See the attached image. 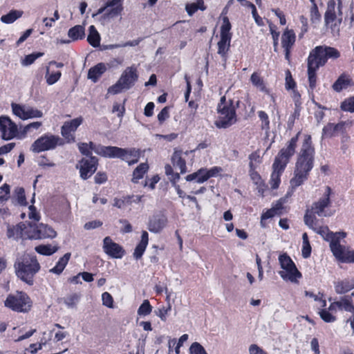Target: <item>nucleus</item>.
<instances>
[{
    "instance_id": "nucleus-1",
    "label": "nucleus",
    "mask_w": 354,
    "mask_h": 354,
    "mask_svg": "<svg viewBox=\"0 0 354 354\" xmlns=\"http://www.w3.org/2000/svg\"><path fill=\"white\" fill-rule=\"evenodd\" d=\"M333 191L329 186H326L324 188V192L322 197L316 202L312 204L310 210L308 209L304 216V223L310 228L314 230L316 233L320 234L322 238L330 242L335 241L337 239H344L346 237L345 232H336L333 233L330 231L327 226H320L317 227V219L315 215L318 216H326L325 209L331 205L330 196L333 195Z\"/></svg>"
},
{
    "instance_id": "nucleus-2",
    "label": "nucleus",
    "mask_w": 354,
    "mask_h": 354,
    "mask_svg": "<svg viewBox=\"0 0 354 354\" xmlns=\"http://www.w3.org/2000/svg\"><path fill=\"white\" fill-rule=\"evenodd\" d=\"M315 149L312 145L311 136L305 135L297 160L295 176L290 180L292 187L301 185L307 179L313 167Z\"/></svg>"
},
{
    "instance_id": "nucleus-3",
    "label": "nucleus",
    "mask_w": 354,
    "mask_h": 354,
    "mask_svg": "<svg viewBox=\"0 0 354 354\" xmlns=\"http://www.w3.org/2000/svg\"><path fill=\"white\" fill-rule=\"evenodd\" d=\"M17 276L27 284L32 286L34 277L40 270V265L35 256L24 254L15 263Z\"/></svg>"
},
{
    "instance_id": "nucleus-4",
    "label": "nucleus",
    "mask_w": 354,
    "mask_h": 354,
    "mask_svg": "<svg viewBox=\"0 0 354 354\" xmlns=\"http://www.w3.org/2000/svg\"><path fill=\"white\" fill-rule=\"evenodd\" d=\"M217 111L218 117L214 122L217 128L227 129L236 123V109L232 100L227 101L225 97L223 96L218 104Z\"/></svg>"
},
{
    "instance_id": "nucleus-5",
    "label": "nucleus",
    "mask_w": 354,
    "mask_h": 354,
    "mask_svg": "<svg viewBox=\"0 0 354 354\" xmlns=\"http://www.w3.org/2000/svg\"><path fill=\"white\" fill-rule=\"evenodd\" d=\"M326 64L322 46L313 49L308 57V76L309 86L313 89L316 86V71L320 66Z\"/></svg>"
},
{
    "instance_id": "nucleus-6",
    "label": "nucleus",
    "mask_w": 354,
    "mask_h": 354,
    "mask_svg": "<svg viewBox=\"0 0 354 354\" xmlns=\"http://www.w3.org/2000/svg\"><path fill=\"white\" fill-rule=\"evenodd\" d=\"M138 79L137 68L134 65L127 67L117 82L108 88V93L113 95L131 88Z\"/></svg>"
},
{
    "instance_id": "nucleus-7",
    "label": "nucleus",
    "mask_w": 354,
    "mask_h": 354,
    "mask_svg": "<svg viewBox=\"0 0 354 354\" xmlns=\"http://www.w3.org/2000/svg\"><path fill=\"white\" fill-rule=\"evenodd\" d=\"M279 261L281 269L279 272V274L281 279L292 283H299L302 274L297 268L291 258L284 253L279 257Z\"/></svg>"
},
{
    "instance_id": "nucleus-8",
    "label": "nucleus",
    "mask_w": 354,
    "mask_h": 354,
    "mask_svg": "<svg viewBox=\"0 0 354 354\" xmlns=\"http://www.w3.org/2000/svg\"><path fill=\"white\" fill-rule=\"evenodd\" d=\"M101 153L106 156V158H118L126 161L129 165L136 164L138 162L140 152L136 149H122L118 147H109L103 149Z\"/></svg>"
},
{
    "instance_id": "nucleus-9",
    "label": "nucleus",
    "mask_w": 354,
    "mask_h": 354,
    "mask_svg": "<svg viewBox=\"0 0 354 354\" xmlns=\"http://www.w3.org/2000/svg\"><path fill=\"white\" fill-rule=\"evenodd\" d=\"M5 306L11 310L19 312H28L32 306V301L27 294L17 292L16 294L9 295L4 301Z\"/></svg>"
},
{
    "instance_id": "nucleus-10",
    "label": "nucleus",
    "mask_w": 354,
    "mask_h": 354,
    "mask_svg": "<svg viewBox=\"0 0 354 354\" xmlns=\"http://www.w3.org/2000/svg\"><path fill=\"white\" fill-rule=\"evenodd\" d=\"M63 145L64 141L59 136L47 133L37 138L32 144L30 149L34 153H40L53 150L57 146H62Z\"/></svg>"
},
{
    "instance_id": "nucleus-11",
    "label": "nucleus",
    "mask_w": 354,
    "mask_h": 354,
    "mask_svg": "<svg viewBox=\"0 0 354 354\" xmlns=\"http://www.w3.org/2000/svg\"><path fill=\"white\" fill-rule=\"evenodd\" d=\"M299 134L300 132H298L295 137L292 138L288 142L286 146L279 151L274 158V164H277L281 167H283L286 168L290 158L295 154Z\"/></svg>"
},
{
    "instance_id": "nucleus-12",
    "label": "nucleus",
    "mask_w": 354,
    "mask_h": 354,
    "mask_svg": "<svg viewBox=\"0 0 354 354\" xmlns=\"http://www.w3.org/2000/svg\"><path fill=\"white\" fill-rule=\"evenodd\" d=\"M30 239H54L57 236L56 231L50 226L39 223L37 225L30 224V230L26 232Z\"/></svg>"
},
{
    "instance_id": "nucleus-13",
    "label": "nucleus",
    "mask_w": 354,
    "mask_h": 354,
    "mask_svg": "<svg viewBox=\"0 0 354 354\" xmlns=\"http://www.w3.org/2000/svg\"><path fill=\"white\" fill-rule=\"evenodd\" d=\"M97 159L93 156L82 158L77 168L80 169V176L82 179L88 178L97 169Z\"/></svg>"
},
{
    "instance_id": "nucleus-14",
    "label": "nucleus",
    "mask_w": 354,
    "mask_h": 354,
    "mask_svg": "<svg viewBox=\"0 0 354 354\" xmlns=\"http://www.w3.org/2000/svg\"><path fill=\"white\" fill-rule=\"evenodd\" d=\"M0 129L2 138L9 140L15 138L17 133V125L7 116L0 117Z\"/></svg>"
},
{
    "instance_id": "nucleus-15",
    "label": "nucleus",
    "mask_w": 354,
    "mask_h": 354,
    "mask_svg": "<svg viewBox=\"0 0 354 354\" xmlns=\"http://www.w3.org/2000/svg\"><path fill=\"white\" fill-rule=\"evenodd\" d=\"M82 121V118L79 117L64 123L61 128V134L68 142H75V137L72 133L77 130Z\"/></svg>"
},
{
    "instance_id": "nucleus-16",
    "label": "nucleus",
    "mask_w": 354,
    "mask_h": 354,
    "mask_svg": "<svg viewBox=\"0 0 354 354\" xmlns=\"http://www.w3.org/2000/svg\"><path fill=\"white\" fill-rule=\"evenodd\" d=\"M103 250L108 256L114 259H120L124 254L122 247L113 242L109 236H106L103 240Z\"/></svg>"
},
{
    "instance_id": "nucleus-17",
    "label": "nucleus",
    "mask_w": 354,
    "mask_h": 354,
    "mask_svg": "<svg viewBox=\"0 0 354 354\" xmlns=\"http://www.w3.org/2000/svg\"><path fill=\"white\" fill-rule=\"evenodd\" d=\"M167 223V218L164 216L156 215L153 216L149 221L148 230L153 233L160 232Z\"/></svg>"
},
{
    "instance_id": "nucleus-18",
    "label": "nucleus",
    "mask_w": 354,
    "mask_h": 354,
    "mask_svg": "<svg viewBox=\"0 0 354 354\" xmlns=\"http://www.w3.org/2000/svg\"><path fill=\"white\" fill-rule=\"evenodd\" d=\"M339 240L340 239H337L335 241H333V243H330V248L335 259L337 261L342 262V259L346 256L349 248L344 245H342L339 243Z\"/></svg>"
},
{
    "instance_id": "nucleus-19",
    "label": "nucleus",
    "mask_w": 354,
    "mask_h": 354,
    "mask_svg": "<svg viewBox=\"0 0 354 354\" xmlns=\"http://www.w3.org/2000/svg\"><path fill=\"white\" fill-rule=\"evenodd\" d=\"M354 288V277H348L335 284L336 293L342 295Z\"/></svg>"
},
{
    "instance_id": "nucleus-20",
    "label": "nucleus",
    "mask_w": 354,
    "mask_h": 354,
    "mask_svg": "<svg viewBox=\"0 0 354 354\" xmlns=\"http://www.w3.org/2000/svg\"><path fill=\"white\" fill-rule=\"evenodd\" d=\"M352 296H354V292L351 295L342 297L339 300L335 301L339 310H345L354 314V305L351 299Z\"/></svg>"
},
{
    "instance_id": "nucleus-21",
    "label": "nucleus",
    "mask_w": 354,
    "mask_h": 354,
    "mask_svg": "<svg viewBox=\"0 0 354 354\" xmlns=\"http://www.w3.org/2000/svg\"><path fill=\"white\" fill-rule=\"evenodd\" d=\"M352 84V80L349 77V75L346 74H342L338 79L335 82L333 85V88L337 91L339 92L343 89L347 88Z\"/></svg>"
},
{
    "instance_id": "nucleus-22",
    "label": "nucleus",
    "mask_w": 354,
    "mask_h": 354,
    "mask_svg": "<svg viewBox=\"0 0 354 354\" xmlns=\"http://www.w3.org/2000/svg\"><path fill=\"white\" fill-rule=\"evenodd\" d=\"M149 237L148 233L146 231H142L141 235V240L139 244L135 248L133 252V257L136 259H139L142 257L145 249L148 245Z\"/></svg>"
},
{
    "instance_id": "nucleus-23",
    "label": "nucleus",
    "mask_w": 354,
    "mask_h": 354,
    "mask_svg": "<svg viewBox=\"0 0 354 354\" xmlns=\"http://www.w3.org/2000/svg\"><path fill=\"white\" fill-rule=\"evenodd\" d=\"M232 37H221L217 44L218 54H219L224 59L227 58V54L230 50Z\"/></svg>"
},
{
    "instance_id": "nucleus-24",
    "label": "nucleus",
    "mask_w": 354,
    "mask_h": 354,
    "mask_svg": "<svg viewBox=\"0 0 354 354\" xmlns=\"http://www.w3.org/2000/svg\"><path fill=\"white\" fill-rule=\"evenodd\" d=\"M272 169L273 171L271 175L270 184L272 189H275L279 187L280 183V176L285 169V167H281L279 165L273 163Z\"/></svg>"
},
{
    "instance_id": "nucleus-25",
    "label": "nucleus",
    "mask_w": 354,
    "mask_h": 354,
    "mask_svg": "<svg viewBox=\"0 0 354 354\" xmlns=\"http://www.w3.org/2000/svg\"><path fill=\"white\" fill-rule=\"evenodd\" d=\"M106 69L104 64L100 63L88 70V78L93 82H96L99 77L106 71Z\"/></svg>"
},
{
    "instance_id": "nucleus-26",
    "label": "nucleus",
    "mask_w": 354,
    "mask_h": 354,
    "mask_svg": "<svg viewBox=\"0 0 354 354\" xmlns=\"http://www.w3.org/2000/svg\"><path fill=\"white\" fill-rule=\"evenodd\" d=\"M295 42V34L292 30L286 29L281 36V44L283 48H291Z\"/></svg>"
},
{
    "instance_id": "nucleus-27",
    "label": "nucleus",
    "mask_w": 354,
    "mask_h": 354,
    "mask_svg": "<svg viewBox=\"0 0 354 354\" xmlns=\"http://www.w3.org/2000/svg\"><path fill=\"white\" fill-rule=\"evenodd\" d=\"M71 257V253H66L62 257H61L57 262L56 266L50 270V272L59 274H61L66 266L67 265Z\"/></svg>"
},
{
    "instance_id": "nucleus-28",
    "label": "nucleus",
    "mask_w": 354,
    "mask_h": 354,
    "mask_svg": "<svg viewBox=\"0 0 354 354\" xmlns=\"http://www.w3.org/2000/svg\"><path fill=\"white\" fill-rule=\"evenodd\" d=\"M89 33L87 37V41L93 47H98L100 43V35L94 26H90L88 28Z\"/></svg>"
},
{
    "instance_id": "nucleus-29",
    "label": "nucleus",
    "mask_w": 354,
    "mask_h": 354,
    "mask_svg": "<svg viewBox=\"0 0 354 354\" xmlns=\"http://www.w3.org/2000/svg\"><path fill=\"white\" fill-rule=\"evenodd\" d=\"M173 165L176 168H178L181 174L187 171V167L185 160L181 157L180 152L175 151L171 157Z\"/></svg>"
},
{
    "instance_id": "nucleus-30",
    "label": "nucleus",
    "mask_w": 354,
    "mask_h": 354,
    "mask_svg": "<svg viewBox=\"0 0 354 354\" xmlns=\"http://www.w3.org/2000/svg\"><path fill=\"white\" fill-rule=\"evenodd\" d=\"M148 169L149 165L147 163L143 162L140 164L133 172L132 182L137 183L140 179L143 178Z\"/></svg>"
},
{
    "instance_id": "nucleus-31",
    "label": "nucleus",
    "mask_w": 354,
    "mask_h": 354,
    "mask_svg": "<svg viewBox=\"0 0 354 354\" xmlns=\"http://www.w3.org/2000/svg\"><path fill=\"white\" fill-rule=\"evenodd\" d=\"M322 47L323 49L324 56L326 59V63L328 59H337L341 55L340 52L335 48L325 45L322 46Z\"/></svg>"
},
{
    "instance_id": "nucleus-32",
    "label": "nucleus",
    "mask_w": 354,
    "mask_h": 354,
    "mask_svg": "<svg viewBox=\"0 0 354 354\" xmlns=\"http://www.w3.org/2000/svg\"><path fill=\"white\" fill-rule=\"evenodd\" d=\"M59 249L57 245H52L50 244L39 245L35 247V250L37 252L42 255L50 256L55 253Z\"/></svg>"
},
{
    "instance_id": "nucleus-33",
    "label": "nucleus",
    "mask_w": 354,
    "mask_h": 354,
    "mask_svg": "<svg viewBox=\"0 0 354 354\" xmlns=\"http://www.w3.org/2000/svg\"><path fill=\"white\" fill-rule=\"evenodd\" d=\"M84 28L80 25L75 26L70 28L68 32V36L73 41L81 39L84 38Z\"/></svg>"
},
{
    "instance_id": "nucleus-34",
    "label": "nucleus",
    "mask_w": 354,
    "mask_h": 354,
    "mask_svg": "<svg viewBox=\"0 0 354 354\" xmlns=\"http://www.w3.org/2000/svg\"><path fill=\"white\" fill-rule=\"evenodd\" d=\"M133 197V195L125 196L121 198L115 197L113 199V206L118 209H124L132 203V199Z\"/></svg>"
},
{
    "instance_id": "nucleus-35",
    "label": "nucleus",
    "mask_w": 354,
    "mask_h": 354,
    "mask_svg": "<svg viewBox=\"0 0 354 354\" xmlns=\"http://www.w3.org/2000/svg\"><path fill=\"white\" fill-rule=\"evenodd\" d=\"M250 81L252 85L259 89L261 91H267L264 81L259 73H253L250 77Z\"/></svg>"
},
{
    "instance_id": "nucleus-36",
    "label": "nucleus",
    "mask_w": 354,
    "mask_h": 354,
    "mask_svg": "<svg viewBox=\"0 0 354 354\" xmlns=\"http://www.w3.org/2000/svg\"><path fill=\"white\" fill-rule=\"evenodd\" d=\"M23 12L19 10H11L7 15L1 17V21L4 24H12L22 16Z\"/></svg>"
},
{
    "instance_id": "nucleus-37",
    "label": "nucleus",
    "mask_w": 354,
    "mask_h": 354,
    "mask_svg": "<svg viewBox=\"0 0 354 354\" xmlns=\"http://www.w3.org/2000/svg\"><path fill=\"white\" fill-rule=\"evenodd\" d=\"M11 106L12 112L15 115H17L21 120H26L27 106H22L15 103H12Z\"/></svg>"
},
{
    "instance_id": "nucleus-38",
    "label": "nucleus",
    "mask_w": 354,
    "mask_h": 354,
    "mask_svg": "<svg viewBox=\"0 0 354 354\" xmlns=\"http://www.w3.org/2000/svg\"><path fill=\"white\" fill-rule=\"evenodd\" d=\"M335 3L334 1L330 2L328 4L327 10L325 13L324 19L326 24L333 21L336 17L335 12Z\"/></svg>"
},
{
    "instance_id": "nucleus-39",
    "label": "nucleus",
    "mask_w": 354,
    "mask_h": 354,
    "mask_svg": "<svg viewBox=\"0 0 354 354\" xmlns=\"http://www.w3.org/2000/svg\"><path fill=\"white\" fill-rule=\"evenodd\" d=\"M231 24L227 17H223V24L221 26V37H232Z\"/></svg>"
},
{
    "instance_id": "nucleus-40",
    "label": "nucleus",
    "mask_w": 354,
    "mask_h": 354,
    "mask_svg": "<svg viewBox=\"0 0 354 354\" xmlns=\"http://www.w3.org/2000/svg\"><path fill=\"white\" fill-rule=\"evenodd\" d=\"M80 300V295L77 293L71 294L68 295L64 299V303L68 308H75L77 304Z\"/></svg>"
},
{
    "instance_id": "nucleus-41",
    "label": "nucleus",
    "mask_w": 354,
    "mask_h": 354,
    "mask_svg": "<svg viewBox=\"0 0 354 354\" xmlns=\"http://www.w3.org/2000/svg\"><path fill=\"white\" fill-rule=\"evenodd\" d=\"M152 311V306L149 300L145 299L138 309V315L140 316H146L149 315Z\"/></svg>"
},
{
    "instance_id": "nucleus-42",
    "label": "nucleus",
    "mask_w": 354,
    "mask_h": 354,
    "mask_svg": "<svg viewBox=\"0 0 354 354\" xmlns=\"http://www.w3.org/2000/svg\"><path fill=\"white\" fill-rule=\"evenodd\" d=\"M319 315L322 319L326 323H332L336 320V317L326 308L319 310Z\"/></svg>"
},
{
    "instance_id": "nucleus-43",
    "label": "nucleus",
    "mask_w": 354,
    "mask_h": 354,
    "mask_svg": "<svg viewBox=\"0 0 354 354\" xmlns=\"http://www.w3.org/2000/svg\"><path fill=\"white\" fill-rule=\"evenodd\" d=\"M342 111L354 113V96L344 100L340 105Z\"/></svg>"
},
{
    "instance_id": "nucleus-44",
    "label": "nucleus",
    "mask_w": 354,
    "mask_h": 354,
    "mask_svg": "<svg viewBox=\"0 0 354 354\" xmlns=\"http://www.w3.org/2000/svg\"><path fill=\"white\" fill-rule=\"evenodd\" d=\"M189 354H208L204 347L198 342H194L189 348Z\"/></svg>"
},
{
    "instance_id": "nucleus-45",
    "label": "nucleus",
    "mask_w": 354,
    "mask_h": 354,
    "mask_svg": "<svg viewBox=\"0 0 354 354\" xmlns=\"http://www.w3.org/2000/svg\"><path fill=\"white\" fill-rule=\"evenodd\" d=\"M123 8L121 4L117 5L115 7L111 8V10H107L106 12L104 14V19L113 18L119 15L122 11Z\"/></svg>"
},
{
    "instance_id": "nucleus-46",
    "label": "nucleus",
    "mask_w": 354,
    "mask_h": 354,
    "mask_svg": "<svg viewBox=\"0 0 354 354\" xmlns=\"http://www.w3.org/2000/svg\"><path fill=\"white\" fill-rule=\"evenodd\" d=\"M250 177H251V179L252 180V181L256 185H259V192H261L263 194V188L261 187V185L263 186L264 184L263 183L259 174L254 171V167L250 168Z\"/></svg>"
},
{
    "instance_id": "nucleus-47",
    "label": "nucleus",
    "mask_w": 354,
    "mask_h": 354,
    "mask_svg": "<svg viewBox=\"0 0 354 354\" xmlns=\"http://www.w3.org/2000/svg\"><path fill=\"white\" fill-rule=\"evenodd\" d=\"M61 77V73L59 71L54 73H49V68H46V82L48 85H52L57 82Z\"/></svg>"
},
{
    "instance_id": "nucleus-48",
    "label": "nucleus",
    "mask_w": 354,
    "mask_h": 354,
    "mask_svg": "<svg viewBox=\"0 0 354 354\" xmlns=\"http://www.w3.org/2000/svg\"><path fill=\"white\" fill-rule=\"evenodd\" d=\"M336 131L333 127V123L327 124L322 129V138H331L336 134Z\"/></svg>"
},
{
    "instance_id": "nucleus-49",
    "label": "nucleus",
    "mask_w": 354,
    "mask_h": 354,
    "mask_svg": "<svg viewBox=\"0 0 354 354\" xmlns=\"http://www.w3.org/2000/svg\"><path fill=\"white\" fill-rule=\"evenodd\" d=\"M43 55V53H32L28 55L21 61V64L23 66H29L32 64L37 58L41 57Z\"/></svg>"
},
{
    "instance_id": "nucleus-50",
    "label": "nucleus",
    "mask_w": 354,
    "mask_h": 354,
    "mask_svg": "<svg viewBox=\"0 0 354 354\" xmlns=\"http://www.w3.org/2000/svg\"><path fill=\"white\" fill-rule=\"evenodd\" d=\"M310 17L313 23H316L321 19V15L319 12L318 7L316 3H313V5H311L310 6Z\"/></svg>"
},
{
    "instance_id": "nucleus-51",
    "label": "nucleus",
    "mask_w": 354,
    "mask_h": 354,
    "mask_svg": "<svg viewBox=\"0 0 354 354\" xmlns=\"http://www.w3.org/2000/svg\"><path fill=\"white\" fill-rule=\"evenodd\" d=\"M102 305L109 308H113V298L111 296V295L107 292H105L102 293Z\"/></svg>"
},
{
    "instance_id": "nucleus-52",
    "label": "nucleus",
    "mask_w": 354,
    "mask_h": 354,
    "mask_svg": "<svg viewBox=\"0 0 354 354\" xmlns=\"http://www.w3.org/2000/svg\"><path fill=\"white\" fill-rule=\"evenodd\" d=\"M15 193L17 195V200L19 205H26V199L25 196V191L22 187H17L15 189Z\"/></svg>"
},
{
    "instance_id": "nucleus-53",
    "label": "nucleus",
    "mask_w": 354,
    "mask_h": 354,
    "mask_svg": "<svg viewBox=\"0 0 354 354\" xmlns=\"http://www.w3.org/2000/svg\"><path fill=\"white\" fill-rule=\"evenodd\" d=\"M42 116L43 113L41 111L32 107H27L26 120L30 118H41Z\"/></svg>"
},
{
    "instance_id": "nucleus-54",
    "label": "nucleus",
    "mask_w": 354,
    "mask_h": 354,
    "mask_svg": "<svg viewBox=\"0 0 354 354\" xmlns=\"http://www.w3.org/2000/svg\"><path fill=\"white\" fill-rule=\"evenodd\" d=\"M10 186L8 184H4L0 187V201H6L9 198Z\"/></svg>"
},
{
    "instance_id": "nucleus-55",
    "label": "nucleus",
    "mask_w": 354,
    "mask_h": 354,
    "mask_svg": "<svg viewBox=\"0 0 354 354\" xmlns=\"http://www.w3.org/2000/svg\"><path fill=\"white\" fill-rule=\"evenodd\" d=\"M24 228H25L24 223H20V224L17 225L13 229L8 228V236L9 237H11L12 236H13L15 234V232L17 234H21V236H24V234L23 233V231H24Z\"/></svg>"
},
{
    "instance_id": "nucleus-56",
    "label": "nucleus",
    "mask_w": 354,
    "mask_h": 354,
    "mask_svg": "<svg viewBox=\"0 0 354 354\" xmlns=\"http://www.w3.org/2000/svg\"><path fill=\"white\" fill-rule=\"evenodd\" d=\"M197 183H203L209 179L207 174V169L201 168L197 171Z\"/></svg>"
},
{
    "instance_id": "nucleus-57",
    "label": "nucleus",
    "mask_w": 354,
    "mask_h": 354,
    "mask_svg": "<svg viewBox=\"0 0 354 354\" xmlns=\"http://www.w3.org/2000/svg\"><path fill=\"white\" fill-rule=\"evenodd\" d=\"M275 215H279V214H277V212L272 207L269 209H268L266 212L263 213L262 215H261V225L263 227H265V225L263 224V221L266 220V219H268V218H272Z\"/></svg>"
},
{
    "instance_id": "nucleus-58",
    "label": "nucleus",
    "mask_w": 354,
    "mask_h": 354,
    "mask_svg": "<svg viewBox=\"0 0 354 354\" xmlns=\"http://www.w3.org/2000/svg\"><path fill=\"white\" fill-rule=\"evenodd\" d=\"M169 107H164L158 115V120L160 124H162L169 117Z\"/></svg>"
},
{
    "instance_id": "nucleus-59",
    "label": "nucleus",
    "mask_w": 354,
    "mask_h": 354,
    "mask_svg": "<svg viewBox=\"0 0 354 354\" xmlns=\"http://www.w3.org/2000/svg\"><path fill=\"white\" fill-rule=\"evenodd\" d=\"M87 144L88 145L89 149H91V151H94L95 153H96L97 154L100 155L104 157H106V156L103 153H101V151H104L103 150L104 149L109 148L110 147V146L104 147V146H101V145L96 146L92 142H90L89 143H87Z\"/></svg>"
},
{
    "instance_id": "nucleus-60",
    "label": "nucleus",
    "mask_w": 354,
    "mask_h": 354,
    "mask_svg": "<svg viewBox=\"0 0 354 354\" xmlns=\"http://www.w3.org/2000/svg\"><path fill=\"white\" fill-rule=\"evenodd\" d=\"M305 295L306 297L313 298L315 301L321 302L322 306L324 308L326 307V301L325 299H322V296L320 297L319 295H315L313 292L309 291H305Z\"/></svg>"
},
{
    "instance_id": "nucleus-61",
    "label": "nucleus",
    "mask_w": 354,
    "mask_h": 354,
    "mask_svg": "<svg viewBox=\"0 0 354 354\" xmlns=\"http://www.w3.org/2000/svg\"><path fill=\"white\" fill-rule=\"evenodd\" d=\"M102 225V222L98 220L92 221L87 222L84 224V229L89 230L100 227Z\"/></svg>"
},
{
    "instance_id": "nucleus-62",
    "label": "nucleus",
    "mask_w": 354,
    "mask_h": 354,
    "mask_svg": "<svg viewBox=\"0 0 354 354\" xmlns=\"http://www.w3.org/2000/svg\"><path fill=\"white\" fill-rule=\"evenodd\" d=\"M311 254V246L310 242L303 243L302 245V256L306 259L310 256Z\"/></svg>"
},
{
    "instance_id": "nucleus-63",
    "label": "nucleus",
    "mask_w": 354,
    "mask_h": 354,
    "mask_svg": "<svg viewBox=\"0 0 354 354\" xmlns=\"http://www.w3.org/2000/svg\"><path fill=\"white\" fill-rule=\"evenodd\" d=\"M342 263H354V250L348 249L346 256L343 257Z\"/></svg>"
},
{
    "instance_id": "nucleus-64",
    "label": "nucleus",
    "mask_w": 354,
    "mask_h": 354,
    "mask_svg": "<svg viewBox=\"0 0 354 354\" xmlns=\"http://www.w3.org/2000/svg\"><path fill=\"white\" fill-rule=\"evenodd\" d=\"M78 149L82 154L84 156H89L91 153V149L87 143L81 142L78 144Z\"/></svg>"
}]
</instances>
